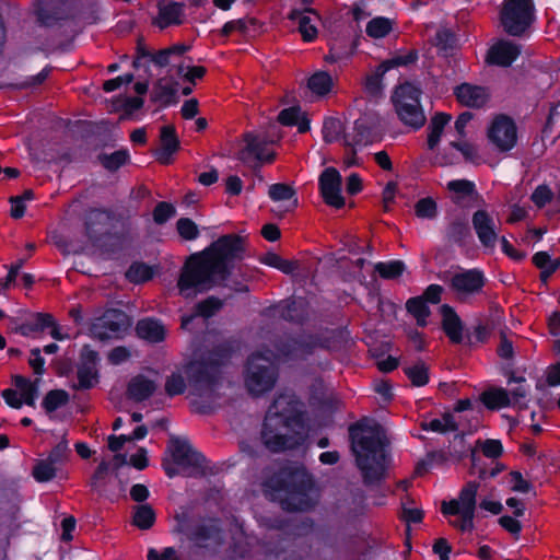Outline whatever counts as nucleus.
I'll list each match as a JSON object with an SVG mask.
<instances>
[{
    "label": "nucleus",
    "instance_id": "nucleus-52",
    "mask_svg": "<svg viewBox=\"0 0 560 560\" xmlns=\"http://www.w3.org/2000/svg\"><path fill=\"white\" fill-rule=\"evenodd\" d=\"M222 306V302L217 298H208L200 302L196 308V315L208 318L212 316Z\"/></svg>",
    "mask_w": 560,
    "mask_h": 560
},
{
    "label": "nucleus",
    "instance_id": "nucleus-49",
    "mask_svg": "<svg viewBox=\"0 0 560 560\" xmlns=\"http://www.w3.org/2000/svg\"><path fill=\"white\" fill-rule=\"evenodd\" d=\"M129 158V154L127 151L119 150L116 151L109 155H103L101 161L105 168L109 171H115L119 168L121 165H124Z\"/></svg>",
    "mask_w": 560,
    "mask_h": 560
},
{
    "label": "nucleus",
    "instance_id": "nucleus-64",
    "mask_svg": "<svg viewBox=\"0 0 560 560\" xmlns=\"http://www.w3.org/2000/svg\"><path fill=\"white\" fill-rule=\"evenodd\" d=\"M443 293V288L439 284H430L424 293L421 296L424 301H429L431 303H439L441 301V295Z\"/></svg>",
    "mask_w": 560,
    "mask_h": 560
},
{
    "label": "nucleus",
    "instance_id": "nucleus-63",
    "mask_svg": "<svg viewBox=\"0 0 560 560\" xmlns=\"http://www.w3.org/2000/svg\"><path fill=\"white\" fill-rule=\"evenodd\" d=\"M401 516L407 523H420L423 518V512L418 508H408L404 504Z\"/></svg>",
    "mask_w": 560,
    "mask_h": 560
},
{
    "label": "nucleus",
    "instance_id": "nucleus-16",
    "mask_svg": "<svg viewBox=\"0 0 560 560\" xmlns=\"http://www.w3.org/2000/svg\"><path fill=\"white\" fill-rule=\"evenodd\" d=\"M288 18L298 23V30L305 42H312L317 37V22L318 15L312 9L303 11L293 9Z\"/></svg>",
    "mask_w": 560,
    "mask_h": 560
},
{
    "label": "nucleus",
    "instance_id": "nucleus-46",
    "mask_svg": "<svg viewBox=\"0 0 560 560\" xmlns=\"http://www.w3.org/2000/svg\"><path fill=\"white\" fill-rule=\"evenodd\" d=\"M405 373L415 386H423L429 382L428 366L423 362L405 368Z\"/></svg>",
    "mask_w": 560,
    "mask_h": 560
},
{
    "label": "nucleus",
    "instance_id": "nucleus-6",
    "mask_svg": "<svg viewBox=\"0 0 560 560\" xmlns=\"http://www.w3.org/2000/svg\"><path fill=\"white\" fill-rule=\"evenodd\" d=\"M479 486L477 481H468L460 489L456 499L448 502L443 501L441 504V511L444 515L458 516L457 520L451 521V525L460 532H471L475 528L474 518Z\"/></svg>",
    "mask_w": 560,
    "mask_h": 560
},
{
    "label": "nucleus",
    "instance_id": "nucleus-44",
    "mask_svg": "<svg viewBox=\"0 0 560 560\" xmlns=\"http://www.w3.org/2000/svg\"><path fill=\"white\" fill-rule=\"evenodd\" d=\"M126 277L130 282L141 283L153 277V269L142 262L132 264L126 272Z\"/></svg>",
    "mask_w": 560,
    "mask_h": 560
},
{
    "label": "nucleus",
    "instance_id": "nucleus-57",
    "mask_svg": "<svg viewBox=\"0 0 560 560\" xmlns=\"http://www.w3.org/2000/svg\"><path fill=\"white\" fill-rule=\"evenodd\" d=\"M68 453V443L66 440H62L52 448L47 458L59 467L67 459Z\"/></svg>",
    "mask_w": 560,
    "mask_h": 560
},
{
    "label": "nucleus",
    "instance_id": "nucleus-39",
    "mask_svg": "<svg viewBox=\"0 0 560 560\" xmlns=\"http://www.w3.org/2000/svg\"><path fill=\"white\" fill-rule=\"evenodd\" d=\"M155 521V513L148 504H142L136 508L133 514V524L140 529H149L153 526Z\"/></svg>",
    "mask_w": 560,
    "mask_h": 560
},
{
    "label": "nucleus",
    "instance_id": "nucleus-4",
    "mask_svg": "<svg viewBox=\"0 0 560 560\" xmlns=\"http://www.w3.org/2000/svg\"><path fill=\"white\" fill-rule=\"evenodd\" d=\"M351 447L364 483H377L384 478L386 455L384 436L378 424L357 423L350 427Z\"/></svg>",
    "mask_w": 560,
    "mask_h": 560
},
{
    "label": "nucleus",
    "instance_id": "nucleus-23",
    "mask_svg": "<svg viewBox=\"0 0 560 560\" xmlns=\"http://www.w3.org/2000/svg\"><path fill=\"white\" fill-rule=\"evenodd\" d=\"M451 119V115L445 113H436L431 117L427 129V148L430 151H434L438 148L444 129L450 124Z\"/></svg>",
    "mask_w": 560,
    "mask_h": 560
},
{
    "label": "nucleus",
    "instance_id": "nucleus-12",
    "mask_svg": "<svg viewBox=\"0 0 560 560\" xmlns=\"http://www.w3.org/2000/svg\"><path fill=\"white\" fill-rule=\"evenodd\" d=\"M128 326L127 315L118 310H108L96 317L90 327L91 336L101 341L118 338Z\"/></svg>",
    "mask_w": 560,
    "mask_h": 560
},
{
    "label": "nucleus",
    "instance_id": "nucleus-47",
    "mask_svg": "<svg viewBox=\"0 0 560 560\" xmlns=\"http://www.w3.org/2000/svg\"><path fill=\"white\" fill-rule=\"evenodd\" d=\"M268 195L273 201L292 200L293 208L298 205V200L294 198L295 191L289 185L273 184L269 187Z\"/></svg>",
    "mask_w": 560,
    "mask_h": 560
},
{
    "label": "nucleus",
    "instance_id": "nucleus-38",
    "mask_svg": "<svg viewBox=\"0 0 560 560\" xmlns=\"http://www.w3.org/2000/svg\"><path fill=\"white\" fill-rule=\"evenodd\" d=\"M392 21L389 19L380 16L372 19L368 23L365 32L370 37L383 38L392 31Z\"/></svg>",
    "mask_w": 560,
    "mask_h": 560
},
{
    "label": "nucleus",
    "instance_id": "nucleus-61",
    "mask_svg": "<svg viewBox=\"0 0 560 560\" xmlns=\"http://www.w3.org/2000/svg\"><path fill=\"white\" fill-rule=\"evenodd\" d=\"M499 524L506 532L511 533L512 535H515L516 537L520 535V533L522 530L521 523L512 516H508V515L501 516L499 518Z\"/></svg>",
    "mask_w": 560,
    "mask_h": 560
},
{
    "label": "nucleus",
    "instance_id": "nucleus-60",
    "mask_svg": "<svg viewBox=\"0 0 560 560\" xmlns=\"http://www.w3.org/2000/svg\"><path fill=\"white\" fill-rule=\"evenodd\" d=\"M132 81H133V75L130 73L119 75L117 78L105 81L103 84V89L105 92H113V91L119 89L121 85L129 84Z\"/></svg>",
    "mask_w": 560,
    "mask_h": 560
},
{
    "label": "nucleus",
    "instance_id": "nucleus-25",
    "mask_svg": "<svg viewBox=\"0 0 560 560\" xmlns=\"http://www.w3.org/2000/svg\"><path fill=\"white\" fill-rule=\"evenodd\" d=\"M136 329L139 337L151 342L162 341L165 337L164 326L160 322L151 318L140 320Z\"/></svg>",
    "mask_w": 560,
    "mask_h": 560
},
{
    "label": "nucleus",
    "instance_id": "nucleus-17",
    "mask_svg": "<svg viewBox=\"0 0 560 560\" xmlns=\"http://www.w3.org/2000/svg\"><path fill=\"white\" fill-rule=\"evenodd\" d=\"M458 102L467 107H481L489 100L488 91L482 86L463 83L455 90Z\"/></svg>",
    "mask_w": 560,
    "mask_h": 560
},
{
    "label": "nucleus",
    "instance_id": "nucleus-1",
    "mask_svg": "<svg viewBox=\"0 0 560 560\" xmlns=\"http://www.w3.org/2000/svg\"><path fill=\"white\" fill-rule=\"evenodd\" d=\"M242 252L241 237L224 235L202 254L190 256L178 279L180 294L189 298L220 284L229 275V262Z\"/></svg>",
    "mask_w": 560,
    "mask_h": 560
},
{
    "label": "nucleus",
    "instance_id": "nucleus-59",
    "mask_svg": "<svg viewBox=\"0 0 560 560\" xmlns=\"http://www.w3.org/2000/svg\"><path fill=\"white\" fill-rule=\"evenodd\" d=\"M481 451L485 456L497 458L502 454L503 447L499 440H487L482 443Z\"/></svg>",
    "mask_w": 560,
    "mask_h": 560
},
{
    "label": "nucleus",
    "instance_id": "nucleus-8",
    "mask_svg": "<svg viewBox=\"0 0 560 560\" xmlns=\"http://www.w3.org/2000/svg\"><path fill=\"white\" fill-rule=\"evenodd\" d=\"M166 452L171 458L165 457L162 466L170 478L178 474L176 466L183 468H199L202 466L203 456L196 452L186 440L172 436Z\"/></svg>",
    "mask_w": 560,
    "mask_h": 560
},
{
    "label": "nucleus",
    "instance_id": "nucleus-33",
    "mask_svg": "<svg viewBox=\"0 0 560 560\" xmlns=\"http://www.w3.org/2000/svg\"><path fill=\"white\" fill-rule=\"evenodd\" d=\"M407 311L416 318L419 326H425L430 308L422 298H411L406 303Z\"/></svg>",
    "mask_w": 560,
    "mask_h": 560
},
{
    "label": "nucleus",
    "instance_id": "nucleus-9",
    "mask_svg": "<svg viewBox=\"0 0 560 560\" xmlns=\"http://www.w3.org/2000/svg\"><path fill=\"white\" fill-rule=\"evenodd\" d=\"M292 487L285 489V494L280 497L282 508L288 511H305L314 505V489L312 480L302 471L290 474Z\"/></svg>",
    "mask_w": 560,
    "mask_h": 560
},
{
    "label": "nucleus",
    "instance_id": "nucleus-31",
    "mask_svg": "<svg viewBox=\"0 0 560 560\" xmlns=\"http://www.w3.org/2000/svg\"><path fill=\"white\" fill-rule=\"evenodd\" d=\"M219 539V528L215 524L199 526L191 536V540L198 547H209L212 542L218 544Z\"/></svg>",
    "mask_w": 560,
    "mask_h": 560
},
{
    "label": "nucleus",
    "instance_id": "nucleus-37",
    "mask_svg": "<svg viewBox=\"0 0 560 560\" xmlns=\"http://www.w3.org/2000/svg\"><path fill=\"white\" fill-rule=\"evenodd\" d=\"M421 427L425 431L430 430L438 433H445L457 429L453 417L448 413L443 415L441 418L432 419L429 422H422Z\"/></svg>",
    "mask_w": 560,
    "mask_h": 560
},
{
    "label": "nucleus",
    "instance_id": "nucleus-14",
    "mask_svg": "<svg viewBox=\"0 0 560 560\" xmlns=\"http://www.w3.org/2000/svg\"><path fill=\"white\" fill-rule=\"evenodd\" d=\"M319 189L324 201L337 209L345 206L341 196V176L334 167L326 168L319 176Z\"/></svg>",
    "mask_w": 560,
    "mask_h": 560
},
{
    "label": "nucleus",
    "instance_id": "nucleus-20",
    "mask_svg": "<svg viewBox=\"0 0 560 560\" xmlns=\"http://www.w3.org/2000/svg\"><path fill=\"white\" fill-rule=\"evenodd\" d=\"M158 380L150 378L145 375H137L132 377L128 384V397L136 401H142L151 397L158 388Z\"/></svg>",
    "mask_w": 560,
    "mask_h": 560
},
{
    "label": "nucleus",
    "instance_id": "nucleus-36",
    "mask_svg": "<svg viewBox=\"0 0 560 560\" xmlns=\"http://www.w3.org/2000/svg\"><path fill=\"white\" fill-rule=\"evenodd\" d=\"M189 49L188 46L178 44L166 49L160 50L159 52L151 55L152 61L160 66L165 67L171 62L172 57H180Z\"/></svg>",
    "mask_w": 560,
    "mask_h": 560
},
{
    "label": "nucleus",
    "instance_id": "nucleus-32",
    "mask_svg": "<svg viewBox=\"0 0 560 560\" xmlns=\"http://www.w3.org/2000/svg\"><path fill=\"white\" fill-rule=\"evenodd\" d=\"M307 85L314 94L323 96L331 91L334 82L327 72L319 71L308 79Z\"/></svg>",
    "mask_w": 560,
    "mask_h": 560
},
{
    "label": "nucleus",
    "instance_id": "nucleus-7",
    "mask_svg": "<svg viewBox=\"0 0 560 560\" xmlns=\"http://www.w3.org/2000/svg\"><path fill=\"white\" fill-rule=\"evenodd\" d=\"M535 19L532 0H505L501 10V23L506 33L513 36L523 34Z\"/></svg>",
    "mask_w": 560,
    "mask_h": 560
},
{
    "label": "nucleus",
    "instance_id": "nucleus-11",
    "mask_svg": "<svg viewBox=\"0 0 560 560\" xmlns=\"http://www.w3.org/2000/svg\"><path fill=\"white\" fill-rule=\"evenodd\" d=\"M486 284L485 273L477 269H460L450 278V289L457 300L465 302L479 294Z\"/></svg>",
    "mask_w": 560,
    "mask_h": 560
},
{
    "label": "nucleus",
    "instance_id": "nucleus-3",
    "mask_svg": "<svg viewBox=\"0 0 560 560\" xmlns=\"http://www.w3.org/2000/svg\"><path fill=\"white\" fill-rule=\"evenodd\" d=\"M311 352L308 342L289 338L278 347V352L266 355L262 352L253 353L247 362L245 386L253 396L271 390L277 382L275 361L301 359Z\"/></svg>",
    "mask_w": 560,
    "mask_h": 560
},
{
    "label": "nucleus",
    "instance_id": "nucleus-51",
    "mask_svg": "<svg viewBox=\"0 0 560 560\" xmlns=\"http://www.w3.org/2000/svg\"><path fill=\"white\" fill-rule=\"evenodd\" d=\"M176 73L187 81L195 83L197 79H201L206 74V68L201 66H185L180 63L177 66Z\"/></svg>",
    "mask_w": 560,
    "mask_h": 560
},
{
    "label": "nucleus",
    "instance_id": "nucleus-48",
    "mask_svg": "<svg viewBox=\"0 0 560 560\" xmlns=\"http://www.w3.org/2000/svg\"><path fill=\"white\" fill-rule=\"evenodd\" d=\"M342 122L337 118H326L323 125V137L328 143L339 140L342 133Z\"/></svg>",
    "mask_w": 560,
    "mask_h": 560
},
{
    "label": "nucleus",
    "instance_id": "nucleus-53",
    "mask_svg": "<svg viewBox=\"0 0 560 560\" xmlns=\"http://www.w3.org/2000/svg\"><path fill=\"white\" fill-rule=\"evenodd\" d=\"M419 218L432 219L436 214V203L431 198L420 199L415 206Z\"/></svg>",
    "mask_w": 560,
    "mask_h": 560
},
{
    "label": "nucleus",
    "instance_id": "nucleus-62",
    "mask_svg": "<svg viewBox=\"0 0 560 560\" xmlns=\"http://www.w3.org/2000/svg\"><path fill=\"white\" fill-rule=\"evenodd\" d=\"M2 397L10 407L15 409H20L25 404L16 389H4L2 392Z\"/></svg>",
    "mask_w": 560,
    "mask_h": 560
},
{
    "label": "nucleus",
    "instance_id": "nucleus-34",
    "mask_svg": "<svg viewBox=\"0 0 560 560\" xmlns=\"http://www.w3.org/2000/svg\"><path fill=\"white\" fill-rule=\"evenodd\" d=\"M58 466L50 459H40L33 467L32 475L38 482H47L56 477Z\"/></svg>",
    "mask_w": 560,
    "mask_h": 560
},
{
    "label": "nucleus",
    "instance_id": "nucleus-27",
    "mask_svg": "<svg viewBox=\"0 0 560 560\" xmlns=\"http://www.w3.org/2000/svg\"><path fill=\"white\" fill-rule=\"evenodd\" d=\"M481 401L487 408L492 410L511 406L509 392L501 387L485 390L481 394Z\"/></svg>",
    "mask_w": 560,
    "mask_h": 560
},
{
    "label": "nucleus",
    "instance_id": "nucleus-15",
    "mask_svg": "<svg viewBox=\"0 0 560 560\" xmlns=\"http://www.w3.org/2000/svg\"><path fill=\"white\" fill-rule=\"evenodd\" d=\"M471 224L481 245L493 249L499 240L493 217L485 209L477 210L471 217Z\"/></svg>",
    "mask_w": 560,
    "mask_h": 560
},
{
    "label": "nucleus",
    "instance_id": "nucleus-22",
    "mask_svg": "<svg viewBox=\"0 0 560 560\" xmlns=\"http://www.w3.org/2000/svg\"><path fill=\"white\" fill-rule=\"evenodd\" d=\"M245 141L246 147L241 153L242 160H247L250 155L261 162H271L273 160V153L268 149L267 143L260 137L246 135Z\"/></svg>",
    "mask_w": 560,
    "mask_h": 560
},
{
    "label": "nucleus",
    "instance_id": "nucleus-18",
    "mask_svg": "<svg viewBox=\"0 0 560 560\" xmlns=\"http://www.w3.org/2000/svg\"><path fill=\"white\" fill-rule=\"evenodd\" d=\"M161 147L156 151V160L161 164H170L172 155L178 150L179 141L175 128L171 125L163 126L160 132Z\"/></svg>",
    "mask_w": 560,
    "mask_h": 560
},
{
    "label": "nucleus",
    "instance_id": "nucleus-58",
    "mask_svg": "<svg viewBox=\"0 0 560 560\" xmlns=\"http://www.w3.org/2000/svg\"><path fill=\"white\" fill-rule=\"evenodd\" d=\"M530 198L537 207L541 208L551 200L552 191L549 187L541 185L534 190Z\"/></svg>",
    "mask_w": 560,
    "mask_h": 560
},
{
    "label": "nucleus",
    "instance_id": "nucleus-19",
    "mask_svg": "<svg viewBox=\"0 0 560 560\" xmlns=\"http://www.w3.org/2000/svg\"><path fill=\"white\" fill-rule=\"evenodd\" d=\"M520 47L512 42H499L488 52V61L493 65L508 67L520 55Z\"/></svg>",
    "mask_w": 560,
    "mask_h": 560
},
{
    "label": "nucleus",
    "instance_id": "nucleus-28",
    "mask_svg": "<svg viewBox=\"0 0 560 560\" xmlns=\"http://www.w3.org/2000/svg\"><path fill=\"white\" fill-rule=\"evenodd\" d=\"M52 324V316L49 314L37 313L30 320L18 327V332L22 336H31L35 332H42Z\"/></svg>",
    "mask_w": 560,
    "mask_h": 560
},
{
    "label": "nucleus",
    "instance_id": "nucleus-54",
    "mask_svg": "<svg viewBox=\"0 0 560 560\" xmlns=\"http://www.w3.org/2000/svg\"><path fill=\"white\" fill-rule=\"evenodd\" d=\"M175 214V208L173 205L162 201L156 205L153 210V219L158 224L165 223L170 218Z\"/></svg>",
    "mask_w": 560,
    "mask_h": 560
},
{
    "label": "nucleus",
    "instance_id": "nucleus-50",
    "mask_svg": "<svg viewBox=\"0 0 560 560\" xmlns=\"http://www.w3.org/2000/svg\"><path fill=\"white\" fill-rule=\"evenodd\" d=\"M186 389V383L182 374L173 373L165 382V392L168 396L180 395Z\"/></svg>",
    "mask_w": 560,
    "mask_h": 560
},
{
    "label": "nucleus",
    "instance_id": "nucleus-5",
    "mask_svg": "<svg viewBox=\"0 0 560 560\" xmlns=\"http://www.w3.org/2000/svg\"><path fill=\"white\" fill-rule=\"evenodd\" d=\"M421 90L417 85L405 82L398 85L393 95L392 102L399 120L407 127L418 130L427 121V117L421 105Z\"/></svg>",
    "mask_w": 560,
    "mask_h": 560
},
{
    "label": "nucleus",
    "instance_id": "nucleus-35",
    "mask_svg": "<svg viewBox=\"0 0 560 560\" xmlns=\"http://www.w3.org/2000/svg\"><path fill=\"white\" fill-rule=\"evenodd\" d=\"M405 264L401 260H390L385 262H377L374 266L375 271L387 280L397 279L405 271Z\"/></svg>",
    "mask_w": 560,
    "mask_h": 560
},
{
    "label": "nucleus",
    "instance_id": "nucleus-42",
    "mask_svg": "<svg viewBox=\"0 0 560 560\" xmlns=\"http://www.w3.org/2000/svg\"><path fill=\"white\" fill-rule=\"evenodd\" d=\"M110 472V464L107 460H102L95 469L90 480L92 489L102 492L105 490Z\"/></svg>",
    "mask_w": 560,
    "mask_h": 560
},
{
    "label": "nucleus",
    "instance_id": "nucleus-21",
    "mask_svg": "<svg viewBox=\"0 0 560 560\" xmlns=\"http://www.w3.org/2000/svg\"><path fill=\"white\" fill-rule=\"evenodd\" d=\"M442 327L446 336L454 343L463 340V324L454 308L447 304L441 306Z\"/></svg>",
    "mask_w": 560,
    "mask_h": 560
},
{
    "label": "nucleus",
    "instance_id": "nucleus-56",
    "mask_svg": "<svg viewBox=\"0 0 560 560\" xmlns=\"http://www.w3.org/2000/svg\"><path fill=\"white\" fill-rule=\"evenodd\" d=\"M508 478L512 491L521 493H527L530 491L532 485L524 479L520 471H511Z\"/></svg>",
    "mask_w": 560,
    "mask_h": 560
},
{
    "label": "nucleus",
    "instance_id": "nucleus-55",
    "mask_svg": "<svg viewBox=\"0 0 560 560\" xmlns=\"http://www.w3.org/2000/svg\"><path fill=\"white\" fill-rule=\"evenodd\" d=\"M177 231L179 235L188 241L197 238L199 231L197 225L190 219H179L177 221Z\"/></svg>",
    "mask_w": 560,
    "mask_h": 560
},
{
    "label": "nucleus",
    "instance_id": "nucleus-26",
    "mask_svg": "<svg viewBox=\"0 0 560 560\" xmlns=\"http://www.w3.org/2000/svg\"><path fill=\"white\" fill-rule=\"evenodd\" d=\"M177 93V84L167 78L160 79L153 88L152 98L161 105L171 104Z\"/></svg>",
    "mask_w": 560,
    "mask_h": 560
},
{
    "label": "nucleus",
    "instance_id": "nucleus-40",
    "mask_svg": "<svg viewBox=\"0 0 560 560\" xmlns=\"http://www.w3.org/2000/svg\"><path fill=\"white\" fill-rule=\"evenodd\" d=\"M261 262L288 275L294 272L298 269L296 261L283 259L282 257L275 253L266 254L261 258Z\"/></svg>",
    "mask_w": 560,
    "mask_h": 560
},
{
    "label": "nucleus",
    "instance_id": "nucleus-45",
    "mask_svg": "<svg viewBox=\"0 0 560 560\" xmlns=\"http://www.w3.org/2000/svg\"><path fill=\"white\" fill-rule=\"evenodd\" d=\"M301 115V110L299 107H290L280 112L278 119L282 125L285 126H299L300 132H305L308 129V124L306 121H299Z\"/></svg>",
    "mask_w": 560,
    "mask_h": 560
},
{
    "label": "nucleus",
    "instance_id": "nucleus-10",
    "mask_svg": "<svg viewBox=\"0 0 560 560\" xmlns=\"http://www.w3.org/2000/svg\"><path fill=\"white\" fill-rule=\"evenodd\" d=\"M230 357V349L226 346L219 347L215 351L208 354L207 358L194 360L185 366V373L188 380L198 384H210L219 373V368Z\"/></svg>",
    "mask_w": 560,
    "mask_h": 560
},
{
    "label": "nucleus",
    "instance_id": "nucleus-13",
    "mask_svg": "<svg viewBox=\"0 0 560 560\" xmlns=\"http://www.w3.org/2000/svg\"><path fill=\"white\" fill-rule=\"evenodd\" d=\"M487 136L497 150L508 152L517 142V128L513 119L505 115H498L490 122Z\"/></svg>",
    "mask_w": 560,
    "mask_h": 560
},
{
    "label": "nucleus",
    "instance_id": "nucleus-2",
    "mask_svg": "<svg viewBox=\"0 0 560 560\" xmlns=\"http://www.w3.org/2000/svg\"><path fill=\"white\" fill-rule=\"evenodd\" d=\"M305 435L302 402L292 393L279 395L265 418L261 433L265 445L273 452L293 448Z\"/></svg>",
    "mask_w": 560,
    "mask_h": 560
},
{
    "label": "nucleus",
    "instance_id": "nucleus-43",
    "mask_svg": "<svg viewBox=\"0 0 560 560\" xmlns=\"http://www.w3.org/2000/svg\"><path fill=\"white\" fill-rule=\"evenodd\" d=\"M69 400V395L62 389H54L46 394L43 400V407L46 412H54L65 406Z\"/></svg>",
    "mask_w": 560,
    "mask_h": 560
},
{
    "label": "nucleus",
    "instance_id": "nucleus-41",
    "mask_svg": "<svg viewBox=\"0 0 560 560\" xmlns=\"http://www.w3.org/2000/svg\"><path fill=\"white\" fill-rule=\"evenodd\" d=\"M446 187L457 200L477 195L475 184L467 179L451 180Z\"/></svg>",
    "mask_w": 560,
    "mask_h": 560
},
{
    "label": "nucleus",
    "instance_id": "nucleus-30",
    "mask_svg": "<svg viewBox=\"0 0 560 560\" xmlns=\"http://www.w3.org/2000/svg\"><path fill=\"white\" fill-rule=\"evenodd\" d=\"M78 383L73 385L75 389H89L98 382V373L93 364H81L77 372Z\"/></svg>",
    "mask_w": 560,
    "mask_h": 560
},
{
    "label": "nucleus",
    "instance_id": "nucleus-29",
    "mask_svg": "<svg viewBox=\"0 0 560 560\" xmlns=\"http://www.w3.org/2000/svg\"><path fill=\"white\" fill-rule=\"evenodd\" d=\"M13 383L15 386V389L20 394V396L23 398L25 405L27 406H35V400L37 398L38 394V386L37 382H32L28 378L16 375L13 378Z\"/></svg>",
    "mask_w": 560,
    "mask_h": 560
},
{
    "label": "nucleus",
    "instance_id": "nucleus-24",
    "mask_svg": "<svg viewBox=\"0 0 560 560\" xmlns=\"http://www.w3.org/2000/svg\"><path fill=\"white\" fill-rule=\"evenodd\" d=\"M183 20V7L178 3H165L159 5L156 25L165 28L173 24H180Z\"/></svg>",
    "mask_w": 560,
    "mask_h": 560
}]
</instances>
